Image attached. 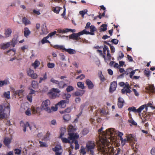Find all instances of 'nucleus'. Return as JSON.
I'll return each mask as SVG.
<instances>
[{
  "label": "nucleus",
  "instance_id": "nucleus-43",
  "mask_svg": "<svg viewBox=\"0 0 155 155\" xmlns=\"http://www.w3.org/2000/svg\"><path fill=\"white\" fill-rule=\"evenodd\" d=\"M77 85L78 87L79 88H80L82 89H83L84 88V84L82 82H78Z\"/></svg>",
  "mask_w": 155,
  "mask_h": 155
},
{
  "label": "nucleus",
  "instance_id": "nucleus-59",
  "mask_svg": "<svg viewBox=\"0 0 155 155\" xmlns=\"http://www.w3.org/2000/svg\"><path fill=\"white\" fill-rule=\"evenodd\" d=\"M47 66L48 68H53L54 66V64L53 63H49L48 64Z\"/></svg>",
  "mask_w": 155,
  "mask_h": 155
},
{
  "label": "nucleus",
  "instance_id": "nucleus-60",
  "mask_svg": "<svg viewBox=\"0 0 155 155\" xmlns=\"http://www.w3.org/2000/svg\"><path fill=\"white\" fill-rule=\"evenodd\" d=\"M56 33H57L56 31H54V32H51L50 33L48 34L47 36H48V38H49L50 37H52V36L56 34Z\"/></svg>",
  "mask_w": 155,
  "mask_h": 155
},
{
  "label": "nucleus",
  "instance_id": "nucleus-34",
  "mask_svg": "<svg viewBox=\"0 0 155 155\" xmlns=\"http://www.w3.org/2000/svg\"><path fill=\"white\" fill-rule=\"evenodd\" d=\"M31 85L32 87L34 89H36L38 88V84L37 81H33L32 82Z\"/></svg>",
  "mask_w": 155,
  "mask_h": 155
},
{
  "label": "nucleus",
  "instance_id": "nucleus-56",
  "mask_svg": "<svg viewBox=\"0 0 155 155\" xmlns=\"http://www.w3.org/2000/svg\"><path fill=\"white\" fill-rule=\"evenodd\" d=\"M27 100L30 102L32 101V96L31 95L29 94L27 96Z\"/></svg>",
  "mask_w": 155,
  "mask_h": 155
},
{
  "label": "nucleus",
  "instance_id": "nucleus-25",
  "mask_svg": "<svg viewBox=\"0 0 155 155\" xmlns=\"http://www.w3.org/2000/svg\"><path fill=\"white\" fill-rule=\"evenodd\" d=\"M131 88V87H130L129 88V89L127 88L126 87H124L121 90V93L123 94L125 93H130L131 92V91L130 90Z\"/></svg>",
  "mask_w": 155,
  "mask_h": 155
},
{
  "label": "nucleus",
  "instance_id": "nucleus-24",
  "mask_svg": "<svg viewBox=\"0 0 155 155\" xmlns=\"http://www.w3.org/2000/svg\"><path fill=\"white\" fill-rule=\"evenodd\" d=\"M11 142V139L8 137H5L3 141V143L5 146H8Z\"/></svg>",
  "mask_w": 155,
  "mask_h": 155
},
{
  "label": "nucleus",
  "instance_id": "nucleus-11",
  "mask_svg": "<svg viewBox=\"0 0 155 155\" xmlns=\"http://www.w3.org/2000/svg\"><path fill=\"white\" fill-rule=\"evenodd\" d=\"M68 135L69 136L68 138L70 139V140H71L78 139L79 137V135L78 133H68Z\"/></svg>",
  "mask_w": 155,
  "mask_h": 155
},
{
  "label": "nucleus",
  "instance_id": "nucleus-49",
  "mask_svg": "<svg viewBox=\"0 0 155 155\" xmlns=\"http://www.w3.org/2000/svg\"><path fill=\"white\" fill-rule=\"evenodd\" d=\"M60 10V8L58 7H57L55 8H54L53 9V11L54 12L58 14L59 13V12Z\"/></svg>",
  "mask_w": 155,
  "mask_h": 155
},
{
  "label": "nucleus",
  "instance_id": "nucleus-16",
  "mask_svg": "<svg viewBox=\"0 0 155 155\" xmlns=\"http://www.w3.org/2000/svg\"><path fill=\"white\" fill-rule=\"evenodd\" d=\"M12 33V29L10 28H7L5 29V37L7 38L10 37Z\"/></svg>",
  "mask_w": 155,
  "mask_h": 155
},
{
  "label": "nucleus",
  "instance_id": "nucleus-44",
  "mask_svg": "<svg viewBox=\"0 0 155 155\" xmlns=\"http://www.w3.org/2000/svg\"><path fill=\"white\" fill-rule=\"evenodd\" d=\"M39 143L40 144V147H46L48 146V145L45 142L39 141Z\"/></svg>",
  "mask_w": 155,
  "mask_h": 155
},
{
  "label": "nucleus",
  "instance_id": "nucleus-30",
  "mask_svg": "<svg viewBox=\"0 0 155 155\" xmlns=\"http://www.w3.org/2000/svg\"><path fill=\"white\" fill-rule=\"evenodd\" d=\"M9 84L10 82L9 81L7 80L0 81V87H2L3 85H6Z\"/></svg>",
  "mask_w": 155,
  "mask_h": 155
},
{
  "label": "nucleus",
  "instance_id": "nucleus-55",
  "mask_svg": "<svg viewBox=\"0 0 155 155\" xmlns=\"http://www.w3.org/2000/svg\"><path fill=\"white\" fill-rule=\"evenodd\" d=\"M120 54H119V56L117 58L118 60H121L123 58L124 56V54L122 52L120 51Z\"/></svg>",
  "mask_w": 155,
  "mask_h": 155
},
{
  "label": "nucleus",
  "instance_id": "nucleus-37",
  "mask_svg": "<svg viewBox=\"0 0 155 155\" xmlns=\"http://www.w3.org/2000/svg\"><path fill=\"white\" fill-rule=\"evenodd\" d=\"M48 38H49L48 36L44 37L41 41L42 44H43L46 43H50V41L48 40H47Z\"/></svg>",
  "mask_w": 155,
  "mask_h": 155
},
{
  "label": "nucleus",
  "instance_id": "nucleus-41",
  "mask_svg": "<svg viewBox=\"0 0 155 155\" xmlns=\"http://www.w3.org/2000/svg\"><path fill=\"white\" fill-rule=\"evenodd\" d=\"M47 79V74L46 73L44 74L43 78L41 77L40 78L39 83H41L43 81H45Z\"/></svg>",
  "mask_w": 155,
  "mask_h": 155
},
{
  "label": "nucleus",
  "instance_id": "nucleus-21",
  "mask_svg": "<svg viewBox=\"0 0 155 155\" xmlns=\"http://www.w3.org/2000/svg\"><path fill=\"white\" fill-rule=\"evenodd\" d=\"M149 92L154 93L155 92V88L153 85H148V86L145 88Z\"/></svg>",
  "mask_w": 155,
  "mask_h": 155
},
{
  "label": "nucleus",
  "instance_id": "nucleus-14",
  "mask_svg": "<svg viewBox=\"0 0 155 155\" xmlns=\"http://www.w3.org/2000/svg\"><path fill=\"white\" fill-rule=\"evenodd\" d=\"M117 85L116 81H114L112 82L110 85L109 92L112 93L114 91L116 90Z\"/></svg>",
  "mask_w": 155,
  "mask_h": 155
},
{
  "label": "nucleus",
  "instance_id": "nucleus-52",
  "mask_svg": "<svg viewBox=\"0 0 155 155\" xmlns=\"http://www.w3.org/2000/svg\"><path fill=\"white\" fill-rule=\"evenodd\" d=\"M74 143L75 144L74 149L75 150H77L78 149L79 147V145L78 143V141L77 140L75 141Z\"/></svg>",
  "mask_w": 155,
  "mask_h": 155
},
{
  "label": "nucleus",
  "instance_id": "nucleus-61",
  "mask_svg": "<svg viewBox=\"0 0 155 155\" xmlns=\"http://www.w3.org/2000/svg\"><path fill=\"white\" fill-rule=\"evenodd\" d=\"M89 131L87 128H84L82 131V134L84 135H86L88 133Z\"/></svg>",
  "mask_w": 155,
  "mask_h": 155
},
{
  "label": "nucleus",
  "instance_id": "nucleus-32",
  "mask_svg": "<svg viewBox=\"0 0 155 155\" xmlns=\"http://www.w3.org/2000/svg\"><path fill=\"white\" fill-rule=\"evenodd\" d=\"M90 32H89V33H90L89 35H94V32L97 30L96 28L94 25H91L90 26Z\"/></svg>",
  "mask_w": 155,
  "mask_h": 155
},
{
  "label": "nucleus",
  "instance_id": "nucleus-54",
  "mask_svg": "<svg viewBox=\"0 0 155 155\" xmlns=\"http://www.w3.org/2000/svg\"><path fill=\"white\" fill-rule=\"evenodd\" d=\"M25 114L27 115L30 116L31 114V109L30 108H28L25 111Z\"/></svg>",
  "mask_w": 155,
  "mask_h": 155
},
{
  "label": "nucleus",
  "instance_id": "nucleus-13",
  "mask_svg": "<svg viewBox=\"0 0 155 155\" xmlns=\"http://www.w3.org/2000/svg\"><path fill=\"white\" fill-rule=\"evenodd\" d=\"M41 32H40L41 35H46L48 32L46 27V24L44 23L41 27Z\"/></svg>",
  "mask_w": 155,
  "mask_h": 155
},
{
  "label": "nucleus",
  "instance_id": "nucleus-57",
  "mask_svg": "<svg viewBox=\"0 0 155 155\" xmlns=\"http://www.w3.org/2000/svg\"><path fill=\"white\" fill-rule=\"evenodd\" d=\"M128 121L133 125H137V123L133 119L129 120Z\"/></svg>",
  "mask_w": 155,
  "mask_h": 155
},
{
  "label": "nucleus",
  "instance_id": "nucleus-7",
  "mask_svg": "<svg viewBox=\"0 0 155 155\" xmlns=\"http://www.w3.org/2000/svg\"><path fill=\"white\" fill-rule=\"evenodd\" d=\"M150 118V115L149 114H147L145 111H143L142 114V117L141 119L143 123H145L146 121H148Z\"/></svg>",
  "mask_w": 155,
  "mask_h": 155
},
{
  "label": "nucleus",
  "instance_id": "nucleus-20",
  "mask_svg": "<svg viewBox=\"0 0 155 155\" xmlns=\"http://www.w3.org/2000/svg\"><path fill=\"white\" fill-rule=\"evenodd\" d=\"M11 45L10 42H7L6 44L2 43L0 45V47L1 49L5 50L10 47Z\"/></svg>",
  "mask_w": 155,
  "mask_h": 155
},
{
  "label": "nucleus",
  "instance_id": "nucleus-12",
  "mask_svg": "<svg viewBox=\"0 0 155 155\" xmlns=\"http://www.w3.org/2000/svg\"><path fill=\"white\" fill-rule=\"evenodd\" d=\"M61 149V146L58 145L56 146L54 148L52 149L53 151L55 152V155H61L62 152H60V150Z\"/></svg>",
  "mask_w": 155,
  "mask_h": 155
},
{
  "label": "nucleus",
  "instance_id": "nucleus-10",
  "mask_svg": "<svg viewBox=\"0 0 155 155\" xmlns=\"http://www.w3.org/2000/svg\"><path fill=\"white\" fill-rule=\"evenodd\" d=\"M20 124L21 126L23 127V130L24 132L26 131V127H29L30 130H31V127L30 126L29 123L28 122H24L21 121L20 122Z\"/></svg>",
  "mask_w": 155,
  "mask_h": 155
},
{
  "label": "nucleus",
  "instance_id": "nucleus-4",
  "mask_svg": "<svg viewBox=\"0 0 155 155\" xmlns=\"http://www.w3.org/2000/svg\"><path fill=\"white\" fill-rule=\"evenodd\" d=\"M50 104V101L48 100H45L42 102L41 108L42 110H44L48 113H50L51 112L49 106Z\"/></svg>",
  "mask_w": 155,
  "mask_h": 155
},
{
  "label": "nucleus",
  "instance_id": "nucleus-53",
  "mask_svg": "<svg viewBox=\"0 0 155 155\" xmlns=\"http://www.w3.org/2000/svg\"><path fill=\"white\" fill-rule=\"evenodd\" d=\"M110 51L109 50L107 47V46H106V45H104V47L103 48V53L104 54H106V51H107H107Z\"/></svg>",
  "mask_w": 155,
  "mask_h": 155
},
{
  "label": "nucleus",
  "instance_id": "nucleus-39",
  "mask_svg": "<svg viewBox=\"0 0 155 155\" xmlns=\"http://www.w3.org/2000/svg\"><path fill=\"white\" fill-rule=\"evenodd\" d=\"M63 118L65 121H68L71 119V116L69 114H67L63 116Z\"/></svg>",
  "mask_w": 155,
  "mask_h": 155
},
{
  "label": "nucleus",
  "instance_id": "nucleus-18",
  "mask_svg": "<svg viewBox=\"0 0 155 155\" xmlns=\"http://www.w3.org/2000/svg\"><path fill=\"white\" fill-rule=\"evenodd\" d=\"M124 101L123 99L121 97L118 98L117 105L119 108H121L123 107Z\"/></svg>",
  "mask_w": 155,
  "mask_h": 155
},
{
  "label": "nucleus",
  "instance_id": "nucleus-19",
  "mask_svg": "<svg viewBox=\"0 0 155 155\" xmlns=\"http://www.w3.org/2000/svg\"><path fill=\"white\" fill-rule=\"evenodd\" d=\"M86 84L88 86L89 89H92L94 86V85L92 81L89 79H87L86 81Z\"/></svg>",
  "mask_w": 155,
  "mask_h": 155
},
{
  "label": "nucleus",
  "instance_id": "nucleus-29",
  "mask_svg": "<svg viewBox=\"0 0 155 155\" xmlns=\"http://www.w3.org/2000/svg\"><path fill=\"white\" fill-rule=\"evenodd\" d=\"M22 23L24 24L25 25L30 24L31 22L26 17H24L22 19Z\"/></svg>",
  "mask_w": 155,
  "mask_h": 155
},
{
  "label": "nucleus",
  "instance_id": "nucleus-38",
  "mask_svg": "<svg viewBox=\"0 0 155 155\" xmlns=\"http://www.w3.org/2000/svg\"><path fill=\"white\" fill-rule=\"evenodd\" d=\"M79 34L80 35H82L84 34L89 35V32L87 31L86 29H84L82 31L79 32Z\"/></svg>",
  "mask_w": 155,
  "mask_h": 155
},
{
  "label": "nucleus",
  "instance_id": "nucleus-40",
  "mask_svg": "<svg viewBox=\"0 0 155 155\" xmlns=\"http://www.w3.org/2000/svg\"><path fill=\"white\" fill-rule=\"evenodd\" d=\"M61 140L63 143H71L70 140V139L68 138H68H67L65 137L62 138Z\"/></svg>",
  "mask_w": 155,
  "mask_h": 155
},
{
  "label": "nucleus",
  "instance_id": "nucleus-48",
  "mask_svg": "<svg viewBox=\"0 0 155 155\" xmlns=\"http://www.w3.org/2000/svg\"><path fill=\"white\" fill-rule=\"evenodd\" d=\"M107 25L106 24H103L101 25V27L103 28H101V31H105L107 30Z\"/></svg>",
  "mask_w": 155,
  "mask_h": 155
},
{
  "label": "nucleus",
  "instance_id": "nucleus-3",
  "mask_svg": "<svg viewBox=\"0 0 155 155\" xmlns=\"http://www.w3.org/2000/svg\"><path fill=\"white\" fill-rule=\"evenodd\" d=\"M95 144L94 141H88L86 145V149L87 151L90 152L91 155H94V150L95 147Z\"/></svg>",
  "mask_w": 155,
  "mask_h": 155
},
{
  "label": "nucleus",
  "instance_id": "nucleus-64",
  "mask_svg": "<svg viewBox=\"0 0 155 155\" xmlns=\"http://www.w3.org/2000/svg\"><path fill=\"white\" fill-rule=\"evenodd\" d=\"M136 70L132 71L130 73V77L131 78H133V75L135 74Z\"/></svg>",
  "mask_w": 155,
  "mask_h": 155
},
{
  "label": "nucleus",
  "instance_id": "nucleus-1",
  "mask_svg": "<svg viewBox=\"0 0 155 155\" xmlns=\"http://www.w3.org/2000/svg\"><path fill=\"white\" fill-rule=\"evenodd\" d=\"M103 128L101 127L98 130L99 133H102L103 137H101L97 143L98 146V150L100 152L103 153H112L114 151V148L110 145V138L114 137L113 129L110 128L107 129L106 131L103 130Z\"/></svg>",
  "mask_w": 155,
  "mask_h": 155
},
{
  "label": "nucleus",
  "instance_id": "nucleus-2",
  "mask_svg": "<svg viewBox=\"0 0 155 155\" xmlns=\"http://www.w3.org/2000/svg\"><path fill=\"white\" fill-rule=\"evenodd\" d=\"M10 109V104H8L5 109H3V106L0 104V120L4 119L6 114H9Z\"/></svg>",
  "mask_w": 155,
  "mask_h": 155
},
{
  "label": "nucleus",
  "instance_id": "nucleus-51",
  "mask_svg": "<svg viewBox=\"0 0 155 155\" xmlns=\"http://www.w3.org/2000/svg\"><path fill=\"white\" fill-rule=\"evenodd\" d=\"M80 152L81 153H83V155L85 154L86 153L85 148L83 147H82L80 150Z\"/></svg>",
  "mask_w": 155,
  "mask_h": 155
},
{
  "label": "nucleus",
  "instance_id": "nucleus-46",
  "mask_svg": "<svg viewBox=\"0 0 155 155\" xmlns=\"http://www.w3.org/2000/svg\"><path fill=\"white\" fill-rule=\"evenodd\" d=\"M74 89L73 87L71 86H68L66 88V91L67 92H69L73 91Z\"/></svg>",
  "mask_w": 155,
  "mask_h": 155
},
{
  "label": "nucleus",
  "instance_id": "nucleus-35",
  "mask_svg": "<svg viewBox=\"0 0 155 155\" xmlns=\"http://www.w3.org/2000/svg\"><path fill=\"white\" fill-rule=\"evenodd\" d=\"M65 51L68 52L70 54H73L76 53V51L75 50L71 49V48L68 49H64Z\"/></svg>",
  "mask_w": 155,
  "mask_h": 155
},
{
  "label": "nucleus",
  "instance_id": "nucleus-50",
  "mask_svg": "<svg viewBox=\"0 0 155 155\" xmlns=\"http://www.w3.org/2000/svg\"><path fill=\"white\" fill-rule=\"evenodd\" d=\"M150 71L148 70L145 69L144 71V75L147 77H149L150 75Z\"/></svg>",
  "mask_w": 155,
  "mask_h": 155
},
{
  "label": "nucleus",
  "instance_id": "nucleus-5",
  "mask_svg": "<svg viewBox=\"0 0 155 155\" xmlns=\"http://www.w3.org/2000/svg\"><path fill=\"white\" fill-rule=\"evenodd\" d=\"M60 92V91L58 88H53L51 91L48 93V95L49 97L51 98H55L59 96V93Z\"/></svg>",
  "mask_w": 155,
  "mask_h": 155
},
{
  "label": "nucleus",
  "instance_id": "nucleus-17",
  "mask_svg": "<svg viewBox=\"0 0 155 155\" xmlns=\"http://www.w3.org/2000/svg\"><path fill=\"white\" fill-rule=\"evenodd\" d=\"M18 36L15 35L14 36L13 38L12 42H11L12 44L11 45L13 47H14L16 44L18 43Z\"/></svg>",
  "mask_w": 155,
  "mask_h": 155
},
{
  "label": "nucleus",
  "instance_id": "nucleus-36",
  "mask_svg": "<svg viewBox=\"0 0 155 155\" xmlns=\"http://www.w3.org/2000/svg\"><path fill=\"white\" fill-rule=\"evenodd\" d=\"M75 131V129L74 127L72 125H69L68 127V133H74Z\"/></svg>",
  "mask_w": 155,
  "mask_h": 155
},
{
  "label": "nucleus",
  "instance_id": "nucleus-8",
  "mask_svg": "<svg viewBox=\"0 0 155 155\" xmlns=\"http://www.w3.org/2000/svg\"><path fill=\"white\" fill-rule=\"evenodd\" d=\"M144 105H142L140 106L138 109H137L134 107H129L128 110L129 111H132L134 112H137L140 113L143 109V106Z\"/></svg>",
  "mask_w": 155,
  "mask_h": 155
},
{
  "label": "nucleus",
  "instance_id": "nucleus-58",
  "mask_svg": "<svg viewBox=\"0 0 155 155\" xmlns=\"http://www.w3.org/2000/svg\"><path fill=\"white\" fill-rule=\"evenodd\" d=\"M15 154L19 155L21 153V150L18 149H16L15 150Z\"/></svg>",
  "mask_w": 155,
  "mask_h": 155
},
{
  "label": "nucleus",
  "instance_id": "nucleus-31",
  "mask_svg": "<svg viewBox=\"0 0 155 155\" xmlns=\"http://www.w3.org/2000/svg\"><path fill=\"white\" fill-rule=\"evenodd\" d=\"M40 64V62L39 61L36 59L35 60L34 63L32 64V66L34 67L35 69H36L38 67Z\"/></svg>",
  "mask_w": 155,
  "mask_h": 155
},
{
  "label": "nucleus",
  "instance_id": "nucleus-42",
  "mask_svg": "<svg viewBox=\"0 0 155 155\" xmlns=\"http://www.w3.org/2000/svg\"><path fill=\"white\" fill-rule=\"evenodd\" d=\"M57 32H58L59 33H65L66 32H68V31L66 30V28L64 29H62L59 28L57 30Z\"/></svg>",
  "mask_w": 155,
  "mask_h": 155
},
{
  "label": "nucleus",
  "instance_id": "nucleus-6",
  "mask_svg": "<svg viewBox=\"0 0 155 155\" xmlns=\"http://www.w3.org/2000/svg\"><path fill=\"white\" fill-rule=\"evenodd\" d=\"M116 134L120 137V139L121 141V143L123 146H124L126 142H128L127 138L123 139L122 137V136L123 135V134L122 133L118 131L116 132Z\"/></svg>",
  "mask_w": 155,
  "mask_h": 155
},
{
  "label": "nucleus",
  "instance_id": "nucleus-26",
  "mask_svg": "<svg viewBox=\"0 0 155 155\" xmlns=\"http://www.w3.org/2000/svg\"><path fill=\"white\" fill-rule=\"evenodd\" d=\"M31 34V31L27 27H25L24 28V35L26 37L28 38Z\"/></svg>",
  "mask_w": 155,
  "mask_h": 155
},
{
  "label": "nucleus",
  "instance_id": "nucleus-23",
  "mask_svg": "<svg viewBox=\"0 0 155 155\" xmlns=\"http://www.w3.org/2000/svg\"><path fill=\"white\" fill-rule=\"evenodd\" d=\"M32 113L35 114L40 112V108L38 107L32 106L31 108Z\"/></svg>",
  "mask_w": 155,
  "mask_h": 155
},
{
  "label": "nucleus",
  "instance_id": "nucleus-15",
  "mask_svg": "<svg viewBox=\"0 0 155 155\" xmlns=\"http://www.w3.org/2000/svg\"><path fill=\"white\" fill-rule=\"evenodd\" d=\"M80 36L79 33H73L69 36V38L70 39L78 41L80 38L79 37Z\"/></svg>",
  "mask_w": 155,
  "mask_h": 155
},
{
  "label": "nucleus",
  "instance_id": "nucleus-33",
  "mask_svg": "<svg viewBox=\"0 0 155 155\" xmlns=\"http://www.w3.org/2000/svg\"><path fill=\"white\" fill-rule=\"evenodd\" d=\"M143 105H144L143 106V109L145 108L146 111H147L148 109V107H150L153 109H155V107L153 106L151 103H149L147 104Z\"/></svg>",
  "mask_w": 155,
  "mask_h": 155
},
{
  "label": "nucleus",
  "instance_id": "nucleus-9",
  "mask_svg": "<svg viewBox=\"0 0 155 155\" xmlns=\"http://www.w3.org/2000/svg\"><path fill=\"white\" fill-rule=\"evenodd\" d=\"M27 74L29 76L34 79H36L38 77L37 74L34 73L33 70L30 69L27 71Z\"/></svg>",
  "mask_w": 155,
  "mask_h": 155
},
{
  "label": "nucleus",
  "instance_id": "nucleus-62",
  "mask_svg": "<svg viewBox=\"0 0 155 155\" xmlns=\"http://www.w3.org/2000/svg\"><path fill=\"white\" fill-rule=\"evenodd\" d=\"M133 138L132 135L131 134H130L128 136V137L127 139L128 142H130L132 140V138Z\"/></svg>",
  "mask_w": 155,
  "mask_h": 155
},
{
  "label": "nucleus",
  "instance_id": "nucleus-28",
  "mask_svg": "<svg viewBox=\"0 0 155 155\" xmlns=\"http://www.w3.org/2000/svg\"><path fill=\"white\" fill-rule=\"evenodd\" d=\"M57 84L58 87L60 89L63 88L67 86L66 84L64 83V82L62 81L60 82L58 81V83Z\"/></svg>",
  "mask_w": 155,
  "mask_h": 155
},
{
  "label": "nucleus",
  "instance_id": "nucleus-63",
  "mask_svg": "<svg viewBox=\"0 0 155 155\" xmlns=\"http://www.w3.org/2000/svg\"><path fill=\"white\" fill-rule=\"evenodd\" d=\"M111 55L110 53V51H107V59L110 60L111 59Z\"/></svg>",
  "mask_w": 155,
  "mask_h": 155
},
{
  "label": "nucleus",
  "instance_id": "nucleus-47",
  "mask_svg": "<svg viewBox=\"0 0 155 155\" xmlns=\"http://www.w3.org/2000/svg\"><path fill=\"white\" fill-rule=\"evenodd\" d=\"M10 92L9 91L5 92L4 94V96L5 97L9 99L10 97Z\"/></svg>",
  "mask_w": 155,
  "mask_h": 155
},
{
  "label": "nucleus",
  "instance_id": "nucleus-27",
  "mask_svg": "<svg viewBox=\"0 0 155 155\" xmlns=\"http://www.w3.org/2000/svg\"><path fill=\"white\" fill-rule=\"evenodd\" d=\"M85 91L83 90H81L77 91L74 93L76 96H82L84 93Z\"/></svg>",
  "mask_w": 155,
  "mask_h": 155
},
{
  "label": "nucleus",
  "instance_id": "nucleus-45",
  "mask_svg": "<svg viewBox=\"0 0 155 155\" xmlns=\"http://www.w3.org/2000/svg\"><path fill=\"white\" fill-rule=\"evenodd\" d=\"M24 91V90L22 89L18 90L15 91V94L17 95L20 96V95L22 94Z\"/></svg>",
  "mask_w": 155,
  "mask_h": 155
},
{
  "label": "nucleus",
  "instance_id": "nucleus-22",
  "mask_svg": "<svg viewBox=\"0 0 155 155\" xmlns=\"http://www.w3.org/2000/svg\"><path fill=\"white\" fill-rule=\"evenodd\" d=\"M66 101H67V100L61 101L57 104V106H58L60 108H64L66 106Z\"/></svg>",
  "mask_w": 155,
  "mask_h": 155
}]
</instances>
